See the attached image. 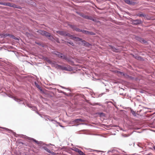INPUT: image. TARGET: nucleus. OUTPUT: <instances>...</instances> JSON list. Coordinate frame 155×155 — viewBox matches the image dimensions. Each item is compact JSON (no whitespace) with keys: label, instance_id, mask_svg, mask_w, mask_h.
<instances>
[{"label":"nucleus","instance_id":"39448f33","mask_svg":"<svg viewBox=\"0 0 155 155\" xmlns=\"http://www.w3.org/2000/svg\"><path fill=\"white\" fill-rule=\"evenodd\" d=\"M81 32H83V33L87 34V35H94V33L92 32H90L84 30H81Z\"/></svg>","mask_w":155,"mask_h":155},{"label":"nucleus","instance_id":"c85d7f7f","mask_svg":"<svg viewBox=\"0 0 155 155\" xmlns=\"http://www.w3.org/2000/svg\"><path fill=\"white\" fill-rule=\"evenodd\" d=\"M154 149L155 150V146L154 147Z\"/></svg>","mask_w":155,"mask_h":155},{"label":"nucleus","instance_id":"1a4fd4ad","mask_svg":"<svg viewBox=\"0 0 155 155\" xmlns=\"http://www.w3.org/2000/svg\"><path fill=\"white\" fill-rule=\"evenodd\" d=\"M3 36L4 37H6L8 36H9L10 37H12L13 36V35H10L8 34H4Z\"/></svg>","mask_w":155,"mask_h":155},{"label":"nucleus","instance_id":"a211bd4d","mask_svg":"<svg viewBox=\"0 0 155 155\" xmlns=\"http://www.w3.org/2000/svg\"><path fill=\"white\" fill-rule=\"evenodd\" d=\"M74 151H75L78 153L79 152V151L80 150L78 148H75L74 149Z\"/></svg>","mask_w":155,"mask_h":155},{"label":"nucleus","instance_id":"f03ea898","mask_svg":"<svg viewBox=\"0 0 155 155\" xmlns=\"http://www.w3.org/2000/svg\"><path fill=\"white\" fill-rule=\"evenodd\" d=\"M38 32L41 35H45L47 37H50L51 36L49 33L44 31L39 30Z\"/></svg>","mask_w":155,"mask_h":155},{"label":"nucleus","instance_id":"a878e982","mask_svg":"<svg viewBox=\"0 0 155 155\" xmlns=\"http://www.w3.org/2000/svg\"><path fill=\"white\" fill-rule=\"evenodd\" d=\"M69 44H71V45H73V42H69Z\"/></svg>","mask_w":155,"mask_h":155},{"label":"nucleus","instance_id":"9b49d317","mask_svg":"<svg viewBox=\"0 0 155 155\" xmlns=\"http://www.w3.org/2000/svg\"><path fill=\"white\" fill-rule=\"evenodd\" d=\"M44 149L46 150L49 153H51V152L50 150L47 147H43Z\"/></svg>","mask_w":155,"mask_h":155},{"label":"nucleus","instance_id":"f8f14e48","mask_svg":"<svg viewBox=\"0 0 155 155\" xmlns=\"http://www.w3.org/2000/svg\"><path fill=\"white\" fill-rule=\"evenodd\" d=\"M0 128H2V129H5V130L6 131H10L11 132H12V130H10V129H9L7 128H5V127H0Z\"/></svg>","mask_w":155,"mask_h":155},{"label":"nucleus","instance_id":"2f4dec72","mask_svg":"<svg viewBox=\"0 0 155 155\" xmlns=\"http://www.w3.org/2000/svg\"><path fill=\"white\" fill-rule=\"evenodd\" d=\"M38 86L39 87V86L37 85V87H38Z\"/></svg>","mask_w":155,"mask_h":155},{"label":"nucleus","instance_id":"f257e3e1","mask_svg":"<svg viewBox=\"0 0 155 155\" xmlns=\"http://www.w3.org/2000/svg\"><path fill=\"white\" fill-rule=\"evenodd\" d=\"M57 32L61 35L64 36H68L69 37H70L72 39H75L76 41H81L82 42H83V41H82V40L81 39L78 37L74 38L72 35H71L68 33L62 31H57ZM84 42H83V43H84L85 45H87V43L85 41H84Z\"/></svg>","mask_w":155,"mask_h":155},{"label":"nucleus","instance_id":"5701e85b","mask_svg":"<svg viewBox=\"0 0 155 155\" xmlns=\"http://www.w3.org/2000/svg\"><path fill=\"white\" fill-rule=\"evenodd\" d=\"M33 141H34L36 143H37L38 144H39V142L38 141L34 139H33Z\"/></svg>","mask_w":155,"mask_h":155},{"label":"nucleus","instance_id":"6ab92c4d","mask_svg":"<svg viewBox=\"0 0 155 155\" xmlns=\"http://www.w3.org/2000/svg\"><path fill=\"white\" fill-rule=\"evenodd\" d=\"M79 155H86L84 153H83V152H82L81 150L79 151V152L78 153Z\"/></svg>","mask_w":155,"mask_h":155},{"label":"nucleus","instance_id":"bb28decb","mask_svg":"<svg viewBox=\"0 0 155 155\" xmlns=\"http://www.w3.org/2000/svg\"><path fill=\"white\" fill-rule=\"evenodd\" d=\"M4 2H0V4L2 5H3Z\"/></svg>","mask_w":155,"mask_h":155},{"label":"nucleus","instance_id":"ddd939ff","mask_svg":"<svg viewBox=\"0 0 155 155\" xmlns=\"http://www.w3.org/2000/svg\"><path fill=\"white\" fill-rule=\"evenodd\" d=\"M84 120H83L81 119H76L74 120V122H76V123H78L79 121L82 122Z\"/></svg>","mask_w":155,"mask_h":155},{"label":"nucleus","instance_id":"7ed1b4c3","mask_svg":"<svg viewBox=\"0 0 155 155\" xmlns=\"http://www.w3.org/2000/svg\"><path fill=\"white\" fill-rule=\"evenodd\" d=\"M131 21L132 24L135 25L140 24L142 23L141 20L140 19L134 20L132 19Z\"/></svg>","mask_w":155,"mask_h":155},{"label":"nucleus","instance_id":"4468645a","mask_svg":"<svg viewBox=\"0 0 155 155\" xmlns=\"http://www.w3.org/2000/svg\"><path fill=\"white\" fill-rule=\"evenodd\" d=\"M69 26L72 28L73 29V30H75V28H76V27L75 26V25H69Z\"/></svg>","mask_w":155,"mask_h":155},{"label":"nucleus","instance_id":"0eeeda50","mask_svg":"<svg viewBox=\"0 0 155 155\" xmlns=\"http://www.w3.org/2000/svg\"><path fill=\"white\" fill-rule=\"evenodd\" d=\"M83 18L88 19H89L91 20H93L94 21V20L93 19V18L91 16L89 15H81Z\"/></svg>","mask_w":155,"mask_h":155},{"label":"nucleus","instance_id":"423d86ee","mask_svg":"<svg viewBox=\"0 0 155 155\" xmlns=\"http://www.w3.org/2000/svg\"><path fill=\"white\" fill-rule=\"evenodd\" d=\"M56 68L58 69H61L62 70H67L66 67L58 64L56 65Z\"/></svg>","mask_w":155,"mask_h":155},{"label":"nucleus","instance_id":"c756f323","mask_svg":"<svg viewBox=\"0 0 155 155\" xmlns=\"http://www.w3.org/2000/svg\"><path fill=\"white\" fill-rule=\"evenodd\" d=\"M38 86L39 87V86L37 85V87H38Z\"/></svg>","mask_w":155,"mask_h":155},{"label":"nucleus","instance_id":"f3484780","mask_svg":"<svg viewBox=\"0 0 155 155\" xmlns=\"http://www.w3.org/2000/svg\"><path fill=\"white\" fill-rule=\"evenodd\" d=\"M138 40L140 42L144 43L145 42V40L143 39L139 38Z\"/></svg>","mask_w":155,"mask_h":155},{"label":"nucleus","instance_id":"20e7f679","mask_svg":"<svg viewBox=\"0 0 155 155\" xmlns=\"http://www.w3.org/2000/svg\"><path fill=\"white\" fill-rule=\"evenodd\" d=\"M55 54L59 58H61L66 60L67 59V57L66 56L63 55L60 53L57 52Z\"/></svg>","mask_w":155,"mask_h":155},{"label":"nucleus","instance_id":"dca6fc26","mask_svg":"<svg viewBox=\"0 0 155 155\" xmlns=\"http://www.w3.org/2000/svg\"><path fill=\"white\" fill-rule=\"evenodd\" d=\"M124 1L127 4H131L130 0H124Z\"/></svg>","mask_w":155,"mask_h":155},{"label":"nucleus","instance_id":"7c9ffc66","mask_svg":"<svg viewBox=\"0 0 155 155\" xmlns=\"http://www.w3.org/2000/svg\"><path fill=\"white\" fill-rule=\"evenodd\" d=\"M38 86L39 87V86L37 85V87H38Z\"/></svg>","mask_w":155,"mask_h":155},{"label":"nucleus","instance_id":"6e6552de","mask_svg":"<svg viewBox=\"0 0 155 155\" xmlns=\"http://www.w3.org/2000/svg\"><path fill=\"white\" fill-rule=\"evenodd\" d=\"M7 6L11 7L18 8L15 5L10 3L9 2H8Z\"/></svg>","mask_w":155,"mask_h":155},{"label":"nucleus","instance_id":"2eb2a0df","mask_svg":"<svg viewBox=\"0 0 155 155\" xmlns=\"http://www.w3.org/2000/svg\"><path fill=\"white\" fill-rule=\"evenodd\" d=\"M110 48L113 51H114V52L117 51V49L116 48H115L114 47H112V46H110Z\"/></svg>","mask_w":155,"mask_h":155},{"label":"nucleus","instance_id":"cd10ccee","mask_svg":"<svg viewBox=\"0 0 155 155\" xmlns=\"http://www.w3.org/2000/svg\"><path fill=\"white\" fill-rule=\"evenodd\" d=\"M56 41L58 43H59V40H58V39H57V40H56Z\"/></svg>","mask_w":155,"mask_h":155},{"label":"nucleus","instance_id":"412c9836","mask_svg":"<svg viewBox=\"0 0 155 155\" xmlns=\"http://www.w3.org/2000/svg\"><path fill=\"white\" fill-rule=\"evenodd\" d=\"M75 30L78 32H81V29H80L76 27Z\"/></svg>","mask_w":155,"mask_h":155},{"label":"nucleus","instance_id":"b1692460","mask_svg":"<svg viewBox=\"0 0 155 155\" xmlns=\"http://www.w3.org/2000/svg\"><path fill=\"white\" fill-rule=\"evenodd\" d=\"M131 112L134 115H135V113L134 111L131 110Z\"/></svg>","mask_w":155,"mask_h":155},{"label":"nucleus","instance_id":"393cba45","mask_svg":"<svg viewBox=\"0 0 155 155\" xmlns=\"http://www.w3.org/2000/svg\"><path fill=\"white\" fill-rule=\"evenodd\" d=\"M8 3L4 2L3 5L5 6H7Z\"/></svg>","mask_w":155,"mask_h":155},{"label":"nucleus","instance_id":"aec40b11","mask_svg":"<svg viewBox=\"0 0 155 155\" xmlns=\"http://www.w3.org/2000/svg\"><path fill=\"white\" fill-rule=\"evenodd\" d=\"M117 73L118 74H120L121 75H124V73L120 71H117Z\"/></svg>","mask_w":155,"mask_h":155},{"label":"nucleus","instance_id":"4be33fe9","mask_svg":"<svg viewBox=\"0 0 155 155\" xmlns=\"http://www.w3.org/2000/svg\"><path fill=\"white\" fill-rule=\"evenodd\" d=\"M75 30L78 32H81V29H80L76 27Z\"/></svg>","mask_w":155,"mask_h":155},{"label":"nucleus","instance_id":"9d476101","mask_svg":"<svg viewBox=\"0 0 155 155\" xmlns=\"http://www.w3.org/2000/svg\"><path fill=\"white\" fill-rule=\"evenodd\" d=\"M137 15V16H139V17H145L146 16V15L145 14L141 13L138 14Z\"/></svg>","mask_w":155,"mask_h":155}]
</instances>
